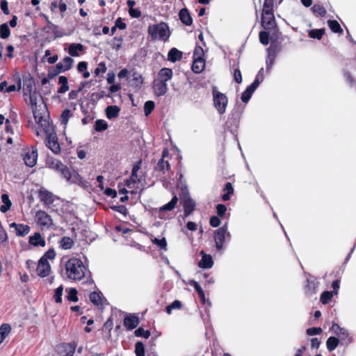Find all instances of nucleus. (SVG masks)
Returning a JSON list of instances; mask_svg holds the SVG:
<instances>
[{"mask_svg": "<svg viewBox=\"0 0 356 356\" xmlns=\"http://www.w3.org/2000/svg\"><path fill=\"white\" fill-rule=\"evenodd\" d=\"M152 89L156 97H161L167 93L168 88L167 83L154 80L152 82Z\"/></svg>", "mask_w": 356, "mask_h": 356, "instance_id": "15", "label": "nucleus"}, {"mask_svg": "<svg viewBox=\"0 0 356 356\" xmlns=\"http://www.w3.org/2000/svg\"><path fill=\"white\" fill-rule=\"evenodd\" d=\"M72 115L71 111L68 108H65L62 111L60 117V122L62 124L66 125L69 121V119Z\"/></svg>", "mask_w": 356, "mask_h": 356, "instance_id": "47", "label": "nucleus"}, {"mask_svg": "<svg viewBox=\"0 0 356 356\" xmlns=\"http://www.w3.org/2000/svg\"><path fill=\"white\" fill-rule=\"evenodd\" d=\"M135 353L136 356H145V346L142 341H137L135 344Z\"/></svg>", "mask_w": 356, "mask_h": 356, "instance_id": "54", "label": "nucleus"}, {"mask_svg": "<svg viewBox=\"0 0 356 356\" xmlns=\"http://www.w3.org/2000/svg\"><path fill=\"white\" fill-rule=\"evenodd\" d=\"M139 324V318L135 314H129L124 318V325L127 330L135 329Z\"/></svg>", "mask_w": 356, "mask_h": 356, "instance_id": "19", "label": "nucleus"}, {"mask_svg": "<svg viewBox=\"0 0 356 356\" xmlns=\"http://www.w3.org/2000/svg\"><path fill=\"white\" fill-rule=\"evenodd\" d=\"M312 10L314 13H317L321 17H324L326 15V10L319 4H314L312 8Z\"/></svg>", "mask_w": 356, "mask_h": 356, "instance_id": "58", "label": "nucleus"}, {"mask_svg": "<svg viewBox=\"0 0 356 356\" xmlns=\"http://www.w3.org/2000/svg\"><path fill=\"white\" fill-rule=\"evenodd\" d=\"M202 256L201 260L198 263V266L201 268H211L213 265V258L210 254H206L203 250L200 252Z\"/></svg>", "mask_w": 356, "mask_h": 356, "instance_id": "18", "label": "nucleus"}, {"mask_svg": "<svg viewBox=\"0 0 356 356\" xmlns=\"http://www.w3.org/2000/svg\"><path fill=\"white\" fill-rule=\"evenodd\" d=\"M339 344V339L336 337H330L326 341V346L330 352L335 350Z\"/></svg>", "mask_w": 356, "mask_h": 356, "instance_id": "36", "label": "nucleus"}, {"mask_svg": "<svg viewBox=\"0 0 356 356\" xmlns=\"http://www.w3.org/2000/svg\"><path fill=\"white\" fill-rule=\"evenodd\" d=\"M63 163L60 161L54 158H48L47 161V165L48 167L56 171L60 168V167L63 166Z\"/></svg>", "mask_w": 356, "mask_h": 356, "instance_id": "42", "label": "nucleus"}, {"mask_svg": "<svg viewBox=\"0 0 356 356\" xmlns=\"http://www.w3.org/2000/svg\"><path fill=\"white\" fill-rule=\"evenodd\" d=\"M223 191L225 193L222 195L223 201H228L230 200V195L234 193V188L231 182H227L224 187Z\"/></svg>", "mask_w": 356, "mask_h": 356, "instance_id": "35", "label": "nucleus"}, {"mask_svg": "<svg viewBox=\"0 0 356 356\" xmlns=\"http://www.w3.org/2000/svg\"><path fill=\"white\" fill-rule=\"evenodd\" d=\"M324 34V29H311L308 31V35L311 38L317 40H321Z\"/></svg>", "mask_w": 356, "mask_h": 356, "instance_id": "43", "label": "nucleus"}, {"mask_svg": "<svg viewBox=\"0 0 356 356\" xmlns=\"http://www.w3.org/2000/svg\"><path fill=\"white\" fill-rule=\"evenodd\" d=\"M177 202L178 197L175 195L169 202L159 208V218L161 219H165L164 212L172 211L175 208Z\"/></svg>", "mask_w": 356, "mask_h": 356, "instance_id": "11", "label": "nucleus"}, {"mask_svg": "<svg viewBox=\"0 0 356 356\" xmlns=\"http://www.w3.org/2000/svg\"><path fill=\"white\" fill-rule=\"evenodd\" d=\"M11 330V327L8 323H3L0 326V344L4 341L6 337L9 334Z\"/></svg>", "mask_w": 356, "mask_h": 356, "instance_id": "37", "label": "nucleus"}, {"mask_svg": "<svg viewBox=\"0 0 356 356\" xmlns=\"http://www.w3.org/2000/svg\"><path fill=\"white\" fill-rule=\"evenodd\" d=\"M1 201L3 204L0 207V211L1 213H5L8 210H10L12 206V202L9 198L8 195L6 193L1 195Z\"/></svg>", "mask_w": 356, "mask_h": 356, "instance_id": "33", "label": "nucleus"}, {"mask_svg": "<svg viewBox=\"0 0 356 356\" xmlns=\"http://www.w3.org/2000/svg\"><path fill=\"white\" fill-rule=\"evenodd\" d=\"M37 90L35 88V79L29 74L23 78V93L24 96H27L28 93Z\"/></svg>", "mask_w": 356, "mask_h": 356, "instance_id": "10", "label": "nucleus"}, {"mask_svg": "<svg viewBox=\"0 0 356 356\" xmlns=\"http://www.w3.org/2000/svg\"><path fill=\"white\" fill-rule=\"evenodd\" d=\"M104 96L111 97L110 94L106 95L103 90L99 92H92L90 95V101L92 102H97L98 100L102 99Z\"/></svg>", "mask_w": 356, "mask_h": 356, "instance_id": "56", "label": "nucleus"}, {"mask_svg": "<svg viewBox=\"0 0 356 356\" xmlns=\"http://www.w3.org/2000/svg\"><path fill=\"white\" fill-rule=\"evenodd\" d=\"M305 275L307 276V278L305 284L304 285L305 294L308 297H311L316 294L318 291L320 283L317 280L316 277H314L311 274L305 273Z\"/></svg>", "mask_w": 356, "mask_h": 356, "instance_id": "6", "label": "nucleus"}, {"mask_svg": "<svg viewBox=\"0 0 356 356\" xmlns=\"http://www.w3.org/2000/svg\"><path fill=\"white\" fill-rule=\"evenodd\" d=\"M65 270L67 277L74 280H81L86 276L87 272L90 273L83 262L76 257H72L66 262Z\"/></svg>", "mask_w": 356, "mask_h": 356, "instance_id": "1", "label": "nucleus"}, {"mask_svg": "<svg viewBox=\"0 0 356 356\" xmlns=\"http://www.w3.org/2000/svg\"><path fill=\"white\" fill-rule=\"evenodd\" d=\"M10 35V30L7 23L0 25V38L2 39L8 38Z\"/></svg>", "mask_w": 356, "mask_h": 356, "instance_id": "48", "label": "nucleus"}, {"mask_svg": "<svg viewBox=\"0 0 356 356\" xmlns=\"http://www.w3.org/2000/svg\"><path fill=\"white\" fill-rule=\"evenodd\" d=\"M280 50V47L277 44L272 42L268 48H267V56L271 58H276L277 54Z\"/></svg>", "mask_w": 356, "mask_h": 356, "instance_id": "45", "label": "nucleus"}, {"mask_svg": "<svg viewBox=\"0 0 356 356\" xmlns=\"http://www.w3.org/2000/svg\"><path fill=\"white\" fill-rule=\"evenodd\" d=\"M147 31L152 40H154L159 39L160 40L166 41L170 35L169 26L168 24L165 22L149 25Z\"/></svg>", "mask_w": 356, "mask_h": 356, "instance_id": "2", "label": "nucleus"}, {"mask_svg": "<svg viewBox=\"0 0 356 356\" xmlns=\"http://www.w3.org/2000/svg\"><path fill=\"white\" fill-rule=\"evenodd\" d=\"M28 95L29 96V102H30V104L32 106V108H37L38 97L37 90H35L33 92L28 93Z\"/></svg>", "mask_w": 356, "mask_h": 356, "instance_id": "61", "label": "nucleus"}, {"mask_svg": "<svg viewBox=\"0 0 356 356\" xmlns=\"http://www.w3.org/2000/svg\"><path fill=\"white\" fill-rule=\"evenodd\" d=\"M183 57V52L175 47L170 49L168 53V60L172 63L180 60Z\"/></svg>", "mask_w": 356, "mask_h": 356, "instance_id": "26", "label": "nucleus"}, {"mask_svg": "<svg viewBox=\"0 0 356 356\" xmlns=\"http://www.w3.org/2000/svg\"><path fill=\"white\" fill-rule=\"evenodd\" d=\"M152 241V243L156 245L161 250H167V241L165 238H163L161 239L154 238Z\"/></svg>", "mask_w": 356, "mask_h": 356, "instance_id": "59", "label": "nucleus"}, {"mask_svg": "<svg viewBox=\"0 0 356 356\" xmlns=\"http://www.w3.org/2000/svg\"><path fill=\"white\" fill-rule=\"evenodd\" d=\"M110 208L115 211L123 214L126 216L128 213L127 209L124 205H112Z\"/></svg>", "mask_w": 356, "mask_h": 356, "instance_id": "63", "label": "nucleus"}, {"mask_svg": "<svg viewBox=\"0 0 356 356\" xmlns=\"http://www.w3.org/2000/svg\"><path fill=\"white\" fill-rule=\"evenodd\" d=\"M212 94L214 107L220 115L224 114L228 104L227 97L216 88L213 89Z\"/></svg>", "mask_w": 356, "mask_h": 356, "instance_id": "4", "label": "nucleus"}, {"mask_svg": "<svg viewBox=\"0 0 356 356\" xmlns=\"http://www.w3.org/2000/svg\"><path fill=\"white\" fill-rule=\"evenodd\" d=\"M337 336L338 339L345 345L350 344L353 341V338L350 336L348 331L344 327L337 334Z\"/></svg>", "mask_w": 356, "mask_h": 356, "instance_id": "31", "label": "nucleus"}, {"mask_svg": "<svg viewBox=\"0 0 356 356\" xmlns=\"http://www.w3.org/2000/svg\"><path fill=\"white\" fill-rule=\"evenodd\" d=\"M183 207L184 216L187 217L195 210V202L191 197H188L183 201Z\"/></svg>", "mask_w": 356, "mask_h": 356, "instance_id": "23", "label": "nucleus"}, {"mask_svg": "<svg viewBox=\"0 0 356 356\" xmlns=\"http://www.w3.org/2000/svg\"><path fill=\"white\" fill-rule=\"evenodd\" d=\"M172 74L173 72L172 69L163 67L159 71L157 76L154 79V80L167 83V82L172 79Z\"/></svg>", "mask_w": 356, "mask_h": 356, "instance_id": "14", "label": "nucleus"}, {"mask_svg": "<svg viewBox=\"0 0 356 356\" xmlns=\"http://www.w3.org/2000/svg\"><path fill=\"white\" fill-rule=\"evenodd\" d=\"M155 104L153 101H147L144 104V113L147 117L148 116L154 109Z\"/></svg>", "mask_w": 356, "mask_h": 356, "instance_id": "55", "label": "nucleus"}, {"mask_svg": "<svg viewBox=\"0 0 356 356\" xmlns=\"http://www.w3.org/2000/svg\"><path fill=\"white\" fill-rule=\"evenodd\" d=\"M258 88V83L257 81H253L250 86H248L245 90L242 92L241 94V101L246 104L248 103L254 92L257 90Z\"/></svg>", "mask_w": 356, "mask_h": 356, "instance_id": "13", "label": "nucleus"}, {"mask_svg": "<svg viewBox=\"0 0 356 356\" xmlns=\"http://www.w3.org/2000/svg\"><path fill=\"white\" fill-rule=\"evenodd\" d=\"M205 67L204 60H193L191 67L192 71L195 74L201 73Z\"/></svg>", "mask_w": 356, "mask_h": 356, "instance_id": "34", "label": "nucleus"}, {"mask_svg": "<svg viewBox=\"0 0 356 356\" xmlns=\"http://www.w3.org/2000/svg\"><path fill=\"white\" fill-rule=\"evenodd\" d=\"M181 307V302L178 300H175L171 304L166 307L165 311L168 314H170L173 309H180Z\"/></svg>", "mask_w": 356, "mask_h": 356, "instance_id": "51", "label": "nucleus"}, {"mask_svg": "<svg viewBox=\"0 0 356 356\" xmlns=\"http://www.w3.org/2000/svg\"><path fill=\"white\" fill-rule=\"evenodd\" d=\"M134 334L137 337H142L144 339H148L151 334L149 330H144L140 327L135 330Z\"/></svg>", "mask_w": 356, "mask_h": 356, "instance_id": "53", "label": "nucleus"}, {"mask_svg": "<svg viewBox=\"0 0 356 356\" xmlns=\"http://www.w3.org/2000/svg\"><path fill=\"white\" fill-rule=\"evenodd\" d=\"M180 21L186 26H191L193 23V19L188 10L186 8H181L179 12Z\"/></svg>", "mask_w": 356, "mask_h": 356, "instance_id": "24", "label": "nucleus"}, {"mask_svg": "<svg viewBox=\"0 0 356 356\" xmlns=\"http://www.w3.org/2000/svg\"><path fill=\"white\" fill-rule=\"evenodd\" d=\"M57 171L60 172L62 177L65 178L67 181H70L72 175L69 168L67 165L63 164V166L60 167Z\"/></svg>", "mask_w": 356, "mask_h": 356, "instance_id": "50", "label": "nucleus"}, {"mask_svg": "<svg viewBox=\"0 0 356 356\" xmlns=\"http://www.w3.org/2000/svg\"><path fill=\"white\" fill-rule=\"evenodd\" d=\"M228 229V222H225L222 227L214 231L215 246L217 252H223V244L226 241V232Z\"/></svg>", "mask_w": 356, "mask_h": 356, "instance_id": "5", "label": "nucleus"}, {"mask_svg": "<svg viewBox=\"0 0 356 356\" xmlns=\"http://www.w3.org/2000/svg\"><path fill=\"white\" fill-rule=\"evenodd\" d=\"M327 25L332 32L337 33H343V29L341 27L339 23L337 20L329 19L327 21Z\"/></svg>", "mask_w": 356, "mask_h": 356, "instance_id": "39", "label": "nucleus"}, {"mask_svg": "<svg viewBox=\"0 0 356 356\" xmlns=\"http://www.w3.org/2000/svg\"><path fill=\"white\" fill-rule=\"evenodd\" d=\"M90 300L95 305L98 306L102 304V293L100 291H93L90 294Z\"/></svg>", "mask_w": 356, "mask_h": 356, "instance_id": "41", "label": "nucleus"}, {"mask_svg": "<svg viewBox=\"0 0 356 356\" xmlns=\"http://www.w3.org/2000/svg\"><path fill=\"white\" fill-rule=\"evenodd\" d=\"M38 151L36 149H32L25 153L24 156V163L29 167H33L37 162Z\"/></svg>", "mask_w": 356, "mask_h": 356, "instance_id": "16", "label": "nucleus"}, {"mask_svg": "<svg viewBox=\"0 0 356 356\" xmlns=\"http://www.w3.org/2000/svg\"><path fill=\"white\" fill-rule=\"evenodd\" d=\"M63 291V286L60 285L55 289L54 298L56 303L62 302V295Z\"/></svg>", "mask_w": 356, "mask_h": 356, "instance_id": "57", "label": "nucleus"}, {"mask_svg": "<svg viewBox=\"0 0 356 356\" xmlns=\"http://www.w3.org/2000/svg\"><path fill=\"white\" fill-rule=\"evenodd\" d=\"M270 34L271 35V39L276 40L278 37V33L272 37V31H261L259 33V38L260 42L264 45H267L269 43Z\"/></svg>", "mask_w": 356, "mask_h": 356, "instance_id": "29", "label": "nucleus"}, {"mask_svg": "<svg viewBox=\"0 0 356 356\" xmlns=\"http://www.w3.org/2000/svg\"><path fill=\"white\" fill-rule=\"evenodd\" d=\"M261 26L265 30L272 31V37H273L276 33L279 32L278 28L275 23L274 13L268 15H262L261 16Z\"/></svg>", "mask_w": 356, "mask_h": 356, "instance_id": "7", "label": "nucleus"}, {"mask_svg": "<svg viewBox=\"0 0 356 356\" xmlns=\"http://www.w3.org/2000/svg\"><path fill=\"white\" fill-rule=\"evenodd\" d=\"M60 348H62V351L65 353L63 356H74L76 343L75 342L68 343H62L60 345Z\"/></svg>", "mask_w": 356, "mask_h": 356, "instance_id": "28", "label": "nucleus"}, {"mask_svg": "<svg viewBox=\"0 0 356 356\" xmlns=\"http://www.w3.org/2000/svg\"><path fill=\"white\" fill-rule=\"evenodd\" d=\"M120 111V108L116 105L108 106L105 109L106 116L108 119L111 120L117 118Z\"/></svg>", "mask_w": 356, "mask_h": 356, "instance_id": "27", "label": "nucleus"}, {"mask_svg": "<svg viewBox=\"0 0 356 356\" xmlns=\"http://www.w3.org/2000/svg\"><path fill=\"white\" fill-rule=\"evenodd\" d=\"M22 88V82H21V79L19 78L18 80H17V84L15 85V84H10L9 86H7V87L6 88V90H5V92H14V91H16V90H20V89Z\"/></svg>", "mask_w": 356, "mask_h": 356, "instance_id": "62", "label": "nucleus"}, {"mask_svg": "<svg viewBox=\"0 0 356 356\" xmlns=\"http://www.w3.org/2000/svg\"><path fill=\"white\" fill-rule=\"evenodd\" d=\"M66 292L67 293L66 298L70 302H76L79 300L78 298V291L75 288H68L66 289Z\"/></svg>", "mask_w": 356, "mask_h": 356, "instance_id": "38", "label": "nucleus"}, {"mask_svg": "<svg viewBox=\"0 0 356 356\" xmlns=\"http://www.w3.org/2000/svg\"><path fill=\"white\" fill-rule=\"evenodd\" d=\"M343 74L346 81L349 85V86L353 87L355 83V80L350 74V72L344 70L343 71Z\"/></svg>", "mask_w": 356, "mask_h": 356, "instance_id": "60", "label": "nucleus"}, {"mask_svg": "<svg viewBox=\"0 0 356 356\" xmlns=\"http://www.w3.org/2000/svg\"><path fill=\"white\" fill-rule=\"evenodd\" d=\"M243 112V108L240 106H235L229 114L226 122V128L234 137L237 136V129L240 123L241 116Z\"/></svg>", "mask_w": 356, "mask_h": 356, "instance_id": "3", "label": "nucleus"}, {"mask_svg": "<svg viewBox=\"0 0 356 356\" xmlns=\"http://www.w3.org/2000/svg\"><path fill=\"white\" fill-rule=\"evenodd\" d=\"M334 294L332 291H323L320 298V301L323 305L327 304L332 298Z\"/></svg>", "mask_w": 356, "mask_h": 356, "instance_id": "49", "label": "nucleus"}, {"mask_svg": "<svg viewBox=\"0 0 356 356\" xmlns=\"http://www.w3.org/2000/svg\"><path fill=\"white\" fill-rule=\"evenodd\" d=\"M204 52L202 47L197 45L193 51V60H204Z\"/></svg>", "mask_w": 356, "mask_h": 356, "instance_id": "52", "label": "nucleus"}, {"mask_svg": "<svg viewBox=\"0 0 356 356\" xmlns=\"http://www.w3.org/2000/svg\"><path fill=\"white\" fill-rule=\"evenodd\" d=\"M63 65L65 70L67 71L72 67L74 60L69 56H65L61 61H60Z\"/></svg>", "mask_w": 356, "mask_h": 356, "instance_id": "64", "label": "nucleus"}, {"mask_svg": "<svg viewBox=\"0 0 356 356\" xmlns=\"http://www.w3.org/2000/svg\"><path fill=\"white\" fill-rule=\"evenodd\" d=\"M35 217L38 219V223L42 227L49 229L53 225L51 217L44 211H38Z\"/></svg>", "mask_w": 356, "mask_h": 356, "instance_id": "9", "label": "nucleus"}, {"mask_svg": "<svg viewBox=\"0 0 356 356\" xmlns=\"http://www.w3.org/2000/svg\"><path fill=\"white\" fill-rule=\"evenodd\" d=\"M39 197L41 202L47 205L51 204L54 202L53 193L44 188L40 189Z\"/></svg>", "mask_w": 356, "mask_h": 356, "instance_id": "20", "label": "nucleus"}, {"mask_svg": "<svg viewBox=\"0 0 356 356\" xmlns=\"http://www.w3.org/2000/svg\"><path fill=\"white\" fill-rule=\"evenodd\" d=\"M84 46L81 43H72L68 48V53L71 56L77 57L79 56V51H83Z\"/></svg>", "mask_w": 356, "mask_h": 356, "instance_id": "30", "label": "nucleus"}, {"mask_svg": "<svg viewBox=\"0 0 356 356\" xmlns=\"http://www.w3.org/2000/svg\"><path fill=\"white\" fill-rule=\"evenodd\" d=\"M74 244L73 240L68 236H64L61 238L60 241V247L64 250L70 249Z\"/></svg>", "mask_w": 356, "mask_h": 356, "instance_id": "46", "label": "nucleus"}, {"mask_svg": "<svg viewBox=\"0 0 356 356\" xmlns=\"http://www.w3.org/2000/svg\"><path fill=\"white\" fill-rule=\"evenodd\" d=\"M29 243L34 247H44L45 240L42 237L40 232H35L33 235L29 236Z\"/></svg>", "mask_w": 356, "mask_h": 356, "instance_id": "22", "label": "nucleus"}, {"mask_svg": "<svg viewBox=\"0 0 356 356\" xmlns=\"http://www.w3.org/2000/svg\"><path fill=\"white\" fill-rule=\"evenodd\" d=\"M46 145L56 154L60 152V147L56 132L47 135Z\"/></svg>", "mask_w": 356, "mask_h": 356, "instance_id": "8", "label": "nucleus"}, {"mask_svg": "<svg viewBox=\"0 0 356 356\" xmlns=\"http://www.w3.org/2000/svg\"><path fill=\"white\" fill-rule=\"evenodd\" d=\"M131 76L132 79L129 81L130 86L136 90L140 89L144 81L143 76L137 72H134Z\"/></svg>", "mask_w": 356, "mask_h": 356, "instance_id": "21", "label": "nucleus"}, {"mask_svg": "<svg viewBox=\"0 0 356 356\" xmlns=\"http://www.w3.org/2000/svg\"><path fill=\"white\" fill-rule=\"evenodd\" d=\"M170 169V165L168 161H164L163 158H161L156 165L154 166V170L159 171L162 174H165V171H168Z\"/></svg>", "mask_w": 356, "mask_h": 356, "instance_id": "32", "label": "nucleus"}, {"mask_svg": "<svg viewBox=\"0 0 356 356\" xmlns=\"http://www.w3.org/2000/svg\"><path fill=\"white\" fill-rule=\"evenodd\" d=\"M94 129L97 132H102L108 129V123L102 119H98L95 121Z\"/></svg>", "mask_w": 356, "mask_h": 356, "instance_id": "40", "label": "nucleus"}, {"mask_svg": "<svg viewBox=\"0 0 356 356\" xmlns=\"http://www.w3.org/2000/svg\"><path fill=\"white\" fill-rule=\"evenodd\" d=\"M37 123L42 128L46 135L55 132L52 124L49 122V115L48 114L43 118L42 122Z\"/></svg>", "mask_w": 356, "mask_h": 356, "instance_id": "25", "label": "nucleus"}, {"mask_svg": "<svg viewBox=\"0 0 356 356\" xmlns=\"http://www.w3.org/2000/svg\"><path fill=\"white\" fill-rule=\"evenodd\" d=\"M262 13L263 15L274 13L273 0H264Z\"/></svg>", "mask_w": 356, "mask_h": 356, "instance_id": "44", "label": "nucleus"}, {"mask_svg": "<svg viewBox=\"0 0 356 356\" xmlns=\"http://www.w3.org/2000/svg\"><path fill=\"white\" fill-rule=\"evenodd\" d=\"M45 259H40L37 266V274L41 277H45L49 275L51 266L49 262H45Z\"/></svg>", "mask_w": 356, "mask_h": 356, "instance_id": "12", "label": "nucleus"}, {"mask_svg": "<svg viewBox=\"0 0 356 356\" xmlns=\"http://www.w3.org/2000/svg\"><path fill=\"white\" fill-rule=\"evenodd\" d=\"M10 227L14 228L15 231V234L17 236H25L27 235L31 228L28 225L24 224H18L16 222H12L10 224Z\"/></svg>", "mask_w": 356, "mask_h": 356, "instance_id": "17", "label": "nucleus"}]
</instances>
